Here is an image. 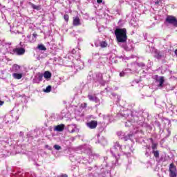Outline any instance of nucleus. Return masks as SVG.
<instances>
[{
  "label": "nucleus",
  "mask_w": 177,
  "mask_h": 177,
  "mask_svg": "<svg viewBox=\"0 0 177 177\" xmlns=\"http://www.w3.org/2000/svg\"><path fill=\"white\" fill-rule=\"evenodd\" d=\"M107 158H104V162L101 166L99 167L100 169H101V172H104L102 174L101 177H107L106 176V173L109 175V171H110V167L107 165V162L106 161Z\"/></svg>",
  "instance_id": "4"
},
{
  "label": "nucleus",
  "mask_w": 177,
  "mask_h": 177,
  "mask_svg": "<svg viewBox=\"0 0 177 177\" xmlns=\"http://www.w3.org/2000/svg\"><path fill=\"white\" fill-rule=\"evenodd\" d=\"M121 145L120 143H115L113 147L111 149V153L113 157H115V160L112 161V168L115 167H118L121 165V162H120V153H121Z\"/></svg>",
  "instance_id": "2"
},
{
  "label": "nucleus",
  "mask_w": 177,
  "mask_h": 177,
  "mask_svg": "<svg viewBox=\"0 0 177 177\" xmlns=\"http://www.w3.org/2000/svg\"><path fill=\"white\" fill-rule=\"evenodd\" d=\"M14 71H17V70H20V66H19V65L17 64H15L13 65V67H12Z\"/></svg>",
  "instance_id": "33"
},
{
  "label": "nucleus",
  "mask_w": 177,
  "mask_h": 177,
  "mask_svg": "<svg viewBox=\"0 0 177 177\" xmlns=\"http://www.w3.org/2000/svg\"><path fill=\"white\" fill-rule=\"evenodd\" d=\"M160 160L162 161V162H165V161H166V159H165V158H164V157H161L160 159Z\"/></svg>",
  "instance_id": "41"
},
{
  "label": "nucleus",
  "mask_w": 177,
  "mask_h": 177,
  "mask_svg": "<svg viewBox=\"0 0 177 177\" xmlns=\"http://www.w3.org/2000/svg\"><path fill=\"white\" fill-rule=\"evenodd\" d=\"M79 68H80V70L82 69V68H81V67H80Z\"/></svg>",
  "instance_id": "53"
},
{
  "label": "nucleus",
  "mask_w": 177,
  "mask_h": 177,
  "mask_svg": "<svg viewBox=\"0 0 177 177\" xmlns=\"http://www.w3.org/2000/svg\"><path fill=\"white\" fill-rule=\"evenodd\" d=\"M80 162H82V164H86L88 162V160L84 157H82L80 159Z\"/></svg>",
  "instance_id": "31"
},
{
  "label": "nucleus",
  "mask_w": 177,
  "mask_h": 177,
  "mask_svg": "<svg viewBox=\"0 0 177 177\" xmlns=\"http://www.w3.org/2000/svg\"><path fill=\"white\" fill-rule=\"evenodd\" d=\"M121 46L124 48V50H127V52H129L130 50H132L133 49V47L132 46V44L127 43L122 44Z\"/></svg>",
  "instance_id": "17"
},
{
  "label": "nucleus",
  "mask_w": 177,
  "mask_h": 177,
  "mask_svg": "<svg viewBox=\"0 0 177 177\" xmlns=\"http://www.w3.org/2000/svg\"><path fill=\"white\" fill-rule=\"evenodd\" d=\"M73 25L75 26H81V21L80 20V18L78 17H75L73 19Z\"/></svg>",
  "instance_id": "20"
},
{
  "label": "nucleus",
  "mask_w": 177,
  "mask_h": 177,
  "mask_svg": "<svg viewBox=\"0 0 177 177\" xmlns=\"http://www.w3.org/2000/svg\"><path fill=\"white\" fill-rule=\"evenodd\" d=\"M145 156H146L147 157H149V156H150V152H149V150H148V149H147V151H146V152H145Z\"/></svg>",
  "instance_id": "38"
},
{
  "label": "nucleus",
  "mask_w": 177,
  "mask_h": 177,
  "mask_svg": "<svg viewBox=\"0 0 177 177\" xmlns=\"http://www.w3.org/2000/svg\"><path fill=\"white\" fill-rule=\"evenodd\" d=\"M26 53V49L23 48H15L12 51H10L11 55H17L18 56H21Z\"/></svg>",
  "instance_id": "9"
},
{
  "label": "nucleus",
  "mask_w": 177,
  "mask_h": 177,
  "mask_svg": "<svg viewBox=\"0 0 177 177\" xmlns=\"http://www.w3.org/2000/svg\"><path fill=\"white\" fill-rule=\"evenodd\" d=\"M68 131L70 133H74V132H78V128L77 124H69L68 125Z\"/></svg>",
  "instance_id": "15"
},
{
  "label": "nucleus",
  "mask_w": 177,
  "mask_h": 177,
  "mask_svg": "<svg viewBox=\"0 0 177 177\" xmlns=\"http://www.w3.org/2000/svg\"><path fill=\"white\" fill-rule=\"evenodd\" d=\"M24 176H27V177H36L35 176V173H34V172L26 173V174H24Z\"/></svg>",
  "instance_id": "28"
},
{
  "label": "nucleus",
  "mask_w": 177,
  "mask_h": 177,
  "mask_svg": "<svg viewBox=\"0 0 177 177\" xmlns=\"http://www.w3.org/2000/svg\"><path fill=\"white\" fill-rule=\"evenodd\" d=\"M43 76L46 79L50 78L52 77V73H50V72H49V71H46Z\"/></svg>",
  "instance_id": "25"
},
{
  "label": "nucleus",
  "mask_w": 177,
  "mask_h": 177,
  "mask_svg": "<svg viewBox=\"0 0 177 177\" xmlns=\"http://www.w3.org/2000/svg\"><path fill=\"white\" fill-rule=\"evenodd\" d=\"M84 149H89V147H88V145H85V146L84 147Z\"/></svg>",
  "instance_id": "50"
},
{
  "label": "nucleus",
  "mask_w": 177,
  "mask_h": 177,
  "mask_svg": "<svg viewBox=\"0 0 177 177\" xmlns=\"http://www.w3.org/2000/svg\"><path fill=\"white\" fill-rule=\"evenodd\" d=\"M106 89V91H109L108 89H107V88H105Z\"/></svg>",
  "instance_id": "54"
},
{
  "label": "nucleus",
  "mask_w": 177,
  "mask_h": 177,
  "mask_svg": "<svg viewBox=\"0 0 177 177\" xmlns=\"http://www.w3.org/2000/svg\"><path fill=\"white\" fill-rule=\"evenodd\" d=\"M165 21L167 24H170L171 26H174V27H177V19L176 17L169 15L166 17Z\"/></svg>",
  "instance_id": "7"
},
{
  "label": "nucleus",
  "mask_w": 177,
  "mask_h": 177,
  "mask_svg": "<svg viewBox=\"0 0 177 177\" xmlns=\"http://www.w3.org/2000/svg\"><path fill=\"white\" fill-rule=\"evenodd\" d=\"M12 77L15 80H21L23 78V73H15L12 74Z\"/></svg>",
  "instance_id": "21"
},
{
  "label": "nucleus",
  "mask_w": 177,
  "mask_h": 177,
  "mask_svg": "<svg viewBox=\"0 0 177 177\" xmlns=\"http://www.w3.org/2000/svg\"><path fill=\"white\" fill-rule=\"evenodd\" d=\"M100 46H101V48H107V42H106V41H101L100 43Z\"/></svg>",
  "instance_id": "30"
},
{
  "label": "nucleus",
  "mask_w": 177,
  "mask_h": 177,
  "mask_svg": "<svg viewBox=\"0 0 177 177\" xmlns=\"http://www.w3.org/2000/svg\"><path fill=\"white\" fill-rule=\"evenodd\" d=\"M133 66L142 67L143 68V67H146V65L145 64V63L140 62V63L134 64Z\"/></svg>",
  "instance_id": "26"
},
{
  "label": "nucleus",
  "mask_w": 177,
  "mask_h": 177,
  "mask_svg": "<svg viewBox=\"0 0 177 177\" xmlns=\"http://www.w3.org/2000/svg\"><path fill=\"white\" fill-rule=\"evenodd\" d=\"M42 78H44V74L39 73L36 74V75L35 76V77L32 80V83L33 84H39V82H41L42 81Z\"/></svg>",
  "instance_id": "11"
},
{
  "label": "nucleus",
  "mask_w": 177,
  "mask_h": 177,
  "mask_svg": "<svg viewBox=\"0 0 177 177\" xmlns=\"http://www.w3.org/2000/svg\"><path fill=\"white\" fill-rule=\"evenodd\" d=\"M86 106H88L86 103H83V104H81L80 107L82 109H86Z\"/></svg>",
  "instance_id": "36"
},
{
  "label": "nucleus",
  "mask_w": 177,
  "mask_h": 177,
  "mask_svg": "<svg viewBox=\"0 0 177 177\" xmlns=\"http://www.w3.org/2000/svg\"><path fill=\"white\" fill-rule=\"evenodd\" d=\"M149 149H150L149 147L147 148L148 150H149Z\"/></svg>",
  "instance_id": "55"
},
{
  "label": "nucleus",
  "mask_w": 177,
  "mask_h": 177,
  "mask_svg": "<svg viewBox=\"0 0 177 177\" xmlns=\"http://www.w3.org/2000/svg\"><path fill=\"white\" fill-rule=\"evenodd\" d=\"M91 177H102V174H99L98 173H95Z\"/></svg>",
  "instance_id": "37"
},
{
  "label": "nucleus",
  "mask_w": 177,
  "mask_h": 177,
  "mask_svg": "<svg viewBox=\"0 0 177 177\" xmlns=\"http://www.w3.org/2000/svg\"><path fill=\"white\" fill-rule=\"evenodd\" d=\"M153 78L156 80V84H157V86L158 88H162V86H164V82H165L164 77H160L158 76V75H156L155 76H153Z\"/></svg>",
  "instance_id": "6"
},
{
  "label": "nucleus",
  "mask_w": 177,
  "mask_h": 177,
  "mask_svg": "<svg viewBox=\"0 0 177 177\" xmlns=\"http://www.w3.org/2000/svg\"><path fill=\"white\" fill-rule=\"evenodd\" d=\"M87 97L90 102H94L95 103H97L100 104V100L96 97V94H92V93H88Z\"/></svg>",
  "instance_id": "10"
},
{
  "label": "nucleus",
  "mask_w": 177,
  "mask_h": 177,
  "mask_svg": "<svg viewBox=\"0 0 177 177\" xmlns=\"http://www.w3.org/2000/svg\"><path fill=\"white\" fill-rule=\"evenodd\" d=\"M127 156H131V153H127Z\"/></svg>",
  "instance_id": "52"
},
{
  "label": "nucleus",
  "mask_w": 177,
  "mask_h": 177,
  "mask_svg": "<svg viewBox=\"0 0 177 177\" xmlns=\"http://www.w3.org/2000/svg\"><path fill=\"white\" fill-rule=\"evenodd\" d=\"M97 3H103V0H97Z\"/></svg>",
  "instance_id": "44"
},
{
  "label": "nucleus",
  "mask_w": 177,
  "mask_h": 177,
  "mask_svg": "<svg viewBox=\"0 0 177 177\" xmlns=\"http://www.w3.org/2000/svg\"><path fill=\"white\" fill-rule=\"evenodd\" d=\"M96 77H97V81L101 84V85H105L106 81L103 80V75L100 73H97L96 75Z\"/></svg>",
  "instance_id": "18"
},
{
  "label": "nucleus",
  "mask_w": 177,
  "mask_h": 177,
  "mask_svg": "<svg viewBox=\"0 0 177 177\" xmlns=\"http://www.w3.org/2000/svg\"><path fill=\"white\" fill-rule=\"evenodd\" d=\"M59 177H68V176H67V174H62Z\"/></svg>",
  "instance_id": "45"
},
{
  "label": "nucleus",
  "mask_w": 177,
  "mask_h": 177,
  "mask_svg": "<svg viewBox=\"0 0 177 177\" xmlns=\"http://www.w3.org/2000/svg\"><path fill=\"white\" fill-rule=\"evenodd\" d=\"M115 35L116 37L117 41L120 44H126L128 39V36H127V29L126 28H116L115 30Z\"/></svg>",
  "instance_id": "3"
},
{
  "label": "nucleus",
  "mask_w": 177,
  "mask_h": 177,
  "mask_svg": "<svg viewBox=\"0 0 177 177\" xmlns=\"http://www.w3.org/2000/svg\"><path fill=\"white\" fill-rule=\"evenodd\" d=\"M64 19L65 21H66V23H67L68 21V19H69L68 15H64Z\"/></svg>",
  "instance_id": "35"
},
{
  "label": "nucleus",
  "mask_w": 177,
  "mask_h": 177,
  "mask_svg": "<svg viewBox=\"0 0 177 177\" xmlns=\"http://www.w3.org/2000/svg\"><path fill=\"white\" fill-rule=\"evenodd\" d=\"M54 149H55V150H61L62 147H60L59 145H54Z\"/></svg>",
  "instance_id": "34"
},
{
  "label": "nucleus",
  "mask_w": 177,
  "mask_h": 177,
  "mask_svg": "<svg viewBox=\"0 0 177 177\" xmlns=\"http://www.w3.org/2000/svg\"><path fill=\"white\" fill-rule=\"evenodd\" d=\"M22 177H24V176H22Z\"/></svg>",
  "instance_id": "57"
},
{
  "label": "nucleus",
  "mask_w": 177,
  "mask_h": 177,
  "mask_svg": "<svg viewBox=\"0 0 177 177\" xmlns=\"http://www.w3.org/2000/svg\"><path fill=\"white\" fill-rule=\"evenodd\" d=\"M124 75H125V73L124 72H121L120 73V77H124Z\"/></svg>",
  "instance_id": "42"
},
{
  "label": "nucleus",
  "mask_w": 177,
  "mask_h": 177,
  "mask_svg": "<svg viewBox=\"0 0 177 177\" xmlns=\"http://www.w3.org/2000/svg\"><path fill=\"white\" fill-rule=\"evenodd\" d=\"M86 153H88L89 158L93 160H97V158H99L100 157V155L99 153H95L92 152L91 149L88 151H86Z\"/></svg>",
  "instance_id": "14"
},
{
  "label": "nucleus",
  "mask_w": 177,
  "mask_h": 177,
  "mask_svg": "<svg viewBox=\"0 0 177 177\" xmlns=\"http://www.w3.org/2000/svg\"><path fill=\"white\" fill-rule=\"evenodd\" d=\"M155 5L158 6L160 5V1H157L155 2Z\"/></svg>",
  "instance_id": "46"
},
{
  "label": "nucleus",
  "mask_w": 177,
  "mask_h": 177,
  "mask_svg": "<svg viewBox=\"0 0 177 177\" xmlns=\"http://www.w3.org/2000/svg\"><path fill=\"white\" fill-rule=\"evenodd\" d=\"M101 59H104V62H107V57H104V58H101Z\"/></svg>",
  "instance_id": "49"
},
{
  "label": "nucleus",
  "mask_w": 177,
  "mask_h": 177,
  "mask_svg": "<svg viewBox=\"0 0 177 177\" xmlns=\"http://www.w3.org/2000/svg\"><path fill=\"white\" fill-rule=\"evenodd\" d=\"M122 115L127 118V121L125 122V127H129L133 126V128L143 127V122H145V118L143 116L133 115V113H131L129 115L128 112L122 113Z\"/></svg>",
  "instance_id": "1"
},
{
  "label": "nucleus",
  "mask_w": 177,
  "mask_h": 177,
  "mask_svg": "<svg viewBox=\"0 0 177 177\" xmlns=\"http://www.w3.org/2000/svg\"><path fill=\"white\" fill-rule=\"evenodd\" d=\"M175 55H177V49L175 50Z\"/></svg>",
  "instance_id": "51"
},
{
  "label": "nucleus",
  "mask_w": 177,
  "mask_h": 177,
  "mask_svg": "<svg viewBox=\"0 0 177 177\" xmlns=\"http://www.w3.org/2000/svg\"><path fill=\"white\" fill-rule=\"evenodd\" d=\"M157 147H158V143H156V142L152 143V145H151L152 151L157 150Z\"/></svg>",
  "instance_id": "29"
},
{
  "label": "nucleus",
  "mask_w": 177,
  "mask_h": 177,
  "mask_svg": "<svg viewBox=\"0 0 177 177\" xmlns=\"http://www.w3.org/2000/svg\"><path fill=\"white\" fill-rule=\"evenodd\" d=\"M149 140L151 142V144L154 143V141L153 140V139L151 138H149Z\"/></svg>",
  "instance_id": "47"
},
{
  "label": "nucleus",
  "mask_w": 177,
  "mask_h": 177,
  "mask_svg": "<svg viewBox=\"0 0 177 177\" xmlns=\"http://www.w3.org/2000/svg\"><path fill=\"white\" fill-rule=\"evenodd\" d=\"M169 176L176 177V167L172 163L169 165Z\"/></svg>",
  "instance_id": "12"
},
{
  "label": "nucleus",
  "mask_w": 177,
  "mask_h": 177,
  "mask_svg": "<svg viewBox=\"0 0 177 177\" xmlns=\"http://www.w3.org/2000/svg\"><path fill=\"white\" fill-rule=\"evenodd\" d=\"M86 127L89 128V129H96L97 127V121L91 120L86 124Z\"/></svg>",
  "instance_id": "13"
},
{
  "label": "nucleus",
  "mask_w": 177,
  "mask_h": 177,
  "mask_svg": "<svg viewBox=\"0 0 177 177\" xmlns=\"http://www.w3.org/2000/svg\"><path fill=\"white\" fill-rule=\"evenodd\" d=\"M19 136H24V133L23 131H20Z\"/></svg>",
  "instance_id": "43"
},
{
  "label": "nucleus",
  "mask_w": 177,
  "mask_h": 177,
  "mask_svg": "<svg viewBox=\"0 0 177 177\" xmlns=\"http://www.w3.org/2000/svg\"><path fill=\"white\" fill-rule=\"evenodd\" d=\"M52 91V86H48L46 89L44 90V92L46 93H48V92H50Z\"/></svg>",
  "instance_id": "32"
},
{
  "label": "nucleus",
  "mask_w": 177,
  "mask_h": 177,
  "mask_svg": "<svg viewBox=\"0 0 177 177\" xmlns=\"http://www.w3.org/2000/svg\"><path fill=\"white\" fill-rule=\"evenodd\" d=\"M29 5L33 8L35 10H41V5L37 6L31 2H29Z\"/></svg>",
  "instance_id": "22"
},
{
  "label": "nucleus",
  "mask_w": 177,
  "mask_h": 177,
  "mask_svg": "<svg viewBox=\"0 0 177 177\" xmlns=\"http://www.w3.org/2000/svg\"><path fill=\"white\" fill-rule=\"evenodd\" d=\"M37 35L36 33H34L32 35H28L27 36L28 42H30V43L35 42L37 41Z\"/></svg>",
  "instance_id": "16"
},
{
  "label": "nucleus",
  "mask_w": 177,
  "mask_h": 177,
  "mask_svg": "<svg viewBox=\"0 0 177 177\" xmlns=\"http://www.w3.org/2000/svg\"><path fill=\"white\" fill-rule=\"evenodd\" d=\"M118 136H119V138L120 139H122L123 140H124V142H127V140H129V139H131V138H132V134L131 133H127L122 131H118L117 133Z\"/></svg>",
  "instance_id": "8"
},
{
  "label": "nucleus",
  "mask_w": 177,
  "mask_h": 177,
  "mask_svg": "<svg viewBox=\"0 0 177 177\" xmlns=\"http://www.w3.org/2000/svg\"><path fill=\"white\" fill-rule=\"evenodd\" d=\"M65 125L64 124H58L55 126V131H57V132H62L64 131Z\"/></svg>",
  "instance_id": "19"
},
{
  "label": "nucleus",
  "mask_w": 177,
  "mask_h": 177,
  "mask_svg": "<svg viewBox=\"0 0 177 177\" xmlns=\"http://www.w3.org/2000/svg\"><path fill=\"white\" fill-rule=\"evenodd\" d=\"M15 5H16L17 6L19 5V2L20 3V6H21L23 5V3L24 2V0H12Z\"/></svg>",
  "instance_id": "24"
},
{
  "label": "nucleus",
  "mask_w": 177,
  "mask_h": 177,
  "mask_svg": "<svg viewBox=\"0 0 177 177\" xmlns=\"http://www.w3.org/2000/svg\"><path fill=\"white\" fill-rule=\"evenodd\" d=\"M152 153L153 154V156L156 158H158L160 157V151L157 149L154 150V151H152Z\"/></svg>",
  "instance_id": "23"
},
{
  "label": "nucleus",
  "mask_w": 177,
  "mask_h": 177,
  "mask_svg": "<svg viewBox=\"0 0 177 177\" xmlns=\"http://www.w3.org/2000/svg\"><path fill=\"white\" fill-rule=\"evenodd\" d=\"M71 53H72V55H75V53H77V50L73 48V49L71 50Z\"/></svg>",
  "instance_id": "40"
},
{
  "label": "nucleus",
  "mask_w": 177,
  "mask_h": 177,
  "mask_svg": "<svg viewBox=\"0 0 177 177\" xmlns=\"http://www.w3.org/2000/svg\"><path fill=\"white\" fill-rule=\"evenodd\" d=\"M95 46H97V45L95 44Z\"/></svg>",
  "instance_id": "56"
},
{
  "label": "nucleus",
  "mask_w": 177,
  "mask_h": 177,
  "mask_svg": "<svg viewBox=\"0 0 177 177\" xmlns=\"http://www.w3.org/2000/svg\"><path fill=\"white\" fill-rule=\"evenodd\" d=\"M98 143H101V145H104V143H106V139L103 138L102 142H100V141L98 140Z\"/></svg>",
  "instance_id": "39"
},
{
  "label": "nucleus",
  "mask_w": 177,
  "mask_h": 177,
  "mask_svg": "<svg viewBox=\"0 0 177 177\" xmlns=\"http://www.w3.org/2000/svg\"><path fill=\"white\" fill-rule=\"evenodd\" d=\"M92 169H93V168H92L91 167H88V171H92Z\"/></svg>",
  "instance_id": "48"
},
{
  "label": "nucleus",
  "mask_w": 177,
  "mask_h": 177,
  "mask_svg": "<svg viewBox=\"0 0 177 177\" xmlns=\"http://www.w3.org/2000/svg\"><path fill=\"white\" fill-rule=\"evenodd\" d=\"M151 53H154V58L157 59L158 60H161V59H164L165 56V51H160L155 48H151Z\"/></svg>",
  "instance_id": "5"
},
{
  "label": "nucleus",
  "mask_w": 177,
  "mask_h": 177,
  "mask_svg": "<svg viewBox=\"0 0 177 177\" xmlns=\"http://www.w3.org/2000/svg\"><path fill=\"white\" fill-rule=\"evenodd\" d=\"M37 48L39 50H46V47H45V46L44 44H39L38 46H37Z\"/></svg>",
  "instance_id": "27"
}]
</instances>
